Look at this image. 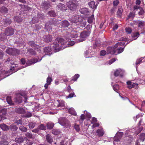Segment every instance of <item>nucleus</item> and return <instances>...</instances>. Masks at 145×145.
<instances>
[{
	"label": "nucleus",
	"instance_id": "obj_55",
	"mask_svg": "<svg viewBox=\"0 0 145 145\" xmlns=\"http://www.w3.org/2000/svg\"><path fill=\"white\" fill-rule=\"evenodd\" d=\"M113 88L114 90L115 91L117 92L116 91H118V89H119V86L117 85L116 84L114 86H113Z\"/></svg>",
	"mask_w": 145,
	"mask_h": 145
},
{
	"label": "nucleus",
	"instance_id": "obj_28",
	"mask_svg": "<svg viewBox=\"0 0 145 145\" xmlns=\"http://www.w3.org/2000/svg\"><path fill=\"white\" fill-rule=\"evenodd\" d=\"M24 140V138L22 137H20L19 138H16L15 139V141L19 143H21Z\"/></svg>",
	"mask_w": 145,
	"mask_h": 145
},
{
	"label": "nucleus",
	"instance_id": "obj_22",
	"mask_svg": "<svg viewBox=\"0 0 145 145\" xmlns=\"http://www.w3.org/2000/svg\"><path fill=\"white\" fill-rule=\"evenodd\" d=\"M71 34V37L72 38H76L78 37V33L74 31H72Z\"/></svg>",
	"mask_w": 145,
	"mask_h": 145
},
{
	"label": "nucleus",
	"instance_id": "obj_53",
	"mask_svg": "<svg viewBox=\"0 0 145 145\" xmlns=\"http://www.w3.org/2000/svg\"><path fill=\"white\" fill-rule=\"evenodd\" d=\"M74 129L77 131L78 132L80 131V129L78 125L75 124L74 125Z\"/></svg>",
	"mask_w": 145,
	"mask_h": 145
},
{
	"label": "nucleus",
	"instance_id": "obj_61",
	"mask_svg": "<svg viewBox=\"0 0 145 145\" xmlns=\"http://www.w3.org/2000/svg\"><path fill=\"white\" fill-rule=\"evenodd\" d=\"M25 136L30 138H31L32 137V135L30 133L27 132L25 134Z\"/></svg>",
	"mask_w": 145,
	"mask_h": 145
},
{
	"label": "nucleus",
	"instance_id": "obj_35",
	"mask_svg": "<svg viewBox=\"0 0 145 145\" xmlns=\"http://www.w3.org/2000/svg\"><path fill=\"white\" fill-rule=\"evenodd\" d=\"M94 20V15L92 14L88 18V21L89 23L91 24L93 22Z\"/></svg>",
	"mask_w": 145,
	"mask_h": 145
},
{
	"label": "nucleus",
	"instance_id": "obj_23",
	"mask_svg": "<svg viewBox=\"0 0 145 145\" xmlns=\"http://www.w3.org/2000/svg\"><path fill=\"white\" fill-rule=\"evenodd\" d=\"M68 112L70 114L74 115H76V112L73 108H71L69 109H68Z\"/></svg>",
	"mask_w": 145,
	"mask_h": 145
},
{
	"label": "nucleus",
	"instance_id": "obj_25",
	"mask_svg": "<svg viewBox=\"0 0 145 145\" xmlns=\"http://www.w3.org/2000/svg\"><path fill=\"white\" fill-rule=\"evenodd\" d=\"M52 49L54 51V49L53 48L51 49L50 47H45L44 49V52L45 53H48L51 52L52 50Z\"/></svg>",
	"mask_w": 145,
	"mask_h": 145
},
{
	"label": "nucleus",
	"instance_id": "obj_19",
	"mask_svg": "<svg viewBox=\"0 0 145 145\" xmlns=\"http://www.w3.org/2000/svg\"><path fill=\"white\" fill-rule=\"evenodd\" d=\"M42 7L43 8L47 9L50 7V5L49 3H48L46 1H44L43 3Z\"/></svg>",
	"mask_w": 145,
	"mask_h": 145
},
{
	"label": "nucleus",
	"instance_id": "obj_31",
	"mask_svg": "<svg viewBox=\"0 0 145 145\" xmlns=\"http://www.w3.org/2000/svg\"><path fill=\"white\" fill-rule=\"evenodd\" d=\"M122 72V71L120 69L116 70L114 73V75L115 76H117L119 74Z\"/></svg>",
	"mask_w": 145,
	"mask_h": 145
},
{
	"label": "nucleus",
	"instance_id": "obj_40",
	"mask_svg": "<svg viewBox=\"0 0 145 145\" xmlns=\"http://www.w3.org/2000/svg\"><path fill=\"white\" fill-rule=\"evenodd\" d=\"M10 129L12 131H16L18 129V127L14 124L11 125L10 127Z\"/></svg>",
	"mask_w": 145,
	"mask_h": 145
},
{
	"label": "nucleus",
	"instance_id": "obj_10",
	"mask_svg": "<svg viewBox=\"0 0 145 145\" xmlns=\"http://www.w3.org/2000/svg\"><path fill=\"white\" fill-rule=\"evenodd\" d=\"M60 23L61 24L59 25V26L61 27H67L69 24L68 21L66 20L63 21H60Z\"/></svg>",
	"mask_w": 145,
	"mask_h": 145
},
{
	"label": "nucleus",
	"instance_id": "obj_4",
	"mask_svg": "<svg viewBox=\"0 0 145 145\" xmlns=\"http://www.w3.org/2000/svg\"><path fill=\"white\" fill-rule=\"evenodd\" d=\"M59 123L64 127H68L70 126V123L68 120L64 118H61L59 120Z\"/></svg>",
	"mask_w": 145,
	"mask_h": 145
},
{
	"label": "nucleus",
	"instance_id": "obj_2",
	"mask_svg": "<svg viewBox=\"0 0 145 145\" xmlns=\"http://www.w3.org/2000/svg\"><path fill=\"white\" fill-rule=\"evenodd\" d=\"M126 38H123L121 40L123 41L127 40ZM125 44L124 42H120L117 43L115 44L114 47L112 48L111 46H109L107 48V51L108 54H116V48L119 45H122Z\"/></svg>",
	"mask_w": 145,
	"mask_h": 145
},
{
	"label": "nucleus",
	"instance_id": "obj_15",
	"mask_svg": "<svg viewBox=\"0 0 145 145\" xmlns=\"http://www.w3.org/2000/svg\"><path fill=\"white\" fill-rule=\"evenodd\" d=\"M0 127L4 131H7L9 130V127L4 124H1L0 125Z\"/></svg>",
	"mask_w": 145,
	"mask_h": 145
},
{
	"label": "nucleus",
	"instance_id": "obj_39",
	"mask_svg": "<svg viewBox=\"0 0 145 145\" xmlns=\"http://www.w3.org/2000/svg\"><path fill=\"white\" fill-rule=\"evenodd\" d=\"M60 21H61V20H54L53 21V23L54 25H58L59 26V25L61 24L60 23Z\"/></svg>",
	"mask_w": 145,
	"mask_h": 145
},
{
	"label": "nucleus",
	"instance_id": "obj_20",
	"mask_svg": "<svg viewBox=\"0 0 145 145\" xmlns=\"http://www.w3.org/2000/svg\"><path fill=\"white\" fill-rule=\"evenodd\" d=\"M58 7L59 9L62 11H65L67 10L66 7L63 4L59 3L58 5Z\"/></svg>",
	"mask_w": 145,
	"mask_h": 145
},
{
	"label": "nucleus",
	"instance_id": "obj_9",
	"mask_svg": "<svg viewBox=\"0 0 145 145\" xmlns=\"http://www.w3.org/2000/svg\"><path fill=\"white\" fill-rule=\"evenodd\" d=\"M14 33L13 29L10 28H7L6 29L5 33L7 36H10L12 35Z\"/></svg>",
	"mask_w": 145,
	"mask_h": 145
},
{
	"label": "nucleus",
	"instance_id": "obj_43",
	"mask_svg": "<svg viewBox=\"0 0 145 145\" xmlns=\"http://www.w3.org/2000/svg\"><path fill=\"white\" fill-rule=\"evenodd\" d=\"M48 14L50 16L54 17L56 16L55 12L52 10L50 11L48 13Z\"/></svg>",
	"mask_w": 145,
	"mask_h": 145
},
{
	"label": "nucleus",
	"instance_id": "obj_37",
	"mask_svg": "<svg viewBox=\"0 0 145 145\" xmlns=\"http://www.w3.org/2000/svg\"><path fill=\"white\" fill-rule=\"evenodd\" d=\"M39 22V20L38 18L37 17H33L32 19V21H31V24H34L37 23Z\"/></svg>",
	"mask_w": 145,
	"mask_h": 145
},
{
	"label": "nucleus",
	"instance_id": "obj_63",
	"mask_svg": "<svg viewBox=\"0 0 145 145\" xmlns=\"http://www.w3.org/2000/svg\"><path fill=\"white\" fill-rule=\"evenodd\" d=\"M142 61V59L141 58H140L139 59L137 60L136 62V65H137L140 64V63H141Z\"/></svg>",
	"mask_w": 145,
	"mask_h": 145
},
{
	"label": "nucleus",
	"instance_id": "obj_11",
	"mask_svg": "<svg viewBox=\"0 0 145 145\" xmlns=\"http://www.w3.org/2000/svg\"><path fill=\"white\" fill-rule=\"evenodd\" d=\"M123 133L122 132H119L117 133V135L114 137V140L115 141H118L120 140V139L123 136Z\"/></svg>",
	"mask_w": 145,
	"mask_h": 145
},
{
	"label": "nucleus",
	"instance_id": "obj_56",
	"mask_svg": "<svg viewBox=\"0 0 145 145\" xmlns=\"http://www.w3.org/2000/svg\"><path fill=\"white\" fill-rule=\"evenodd\" d=\"M139 10L140 11L138 12V14L139 15L144 14V11L143 9L142 8H139Z\"/></svg>",
	"mask_w": 145,
	"mask_h": 145
},
{
	"label": "nucleus",
	"instance_id": "obj_57",
	"mask_svg": "<svg viewBox=\"0 0 145 145\" xmlns=\"http://www.w3.org/2000/svg\"><path fill=\"white\" fill-rule=\"evenodd\" d=\"M84 114H86L85 115L86 116L89 118H91V116L89 113L87 112V111L86 110L84 111Z\"/></svg>",
	"mask_w": 145,
	"mask_h": 145
},
{
	"label": "nucleus",
	"instance_id": "obj_42",
	"mask_svg": "<svg viewBox=\"0 0 145 145\" xmlns=\"http://www.w3.org/2000/svg\"><path fill=\"white\" fill-rule=\"evenodd\" d=\"M36 124L35 122H31L29 123L28 125L30 128H33L35 127Z\"/></svg>",
	"mask_w": 145,
	"mask_h": 145
},
{
	"label": "nucleus",
	"instance_id": "obj_27",
	"mask_svg": "<svg viewBox=\"0 0 145 145\" xmlns=\"http://www.w3.org/2000/svg\"><path fill=\"white\" fill-rule=\"evenodd\" d=\"M123 12V9L121 8H118L117 12V15L118 17H121Z\"/></svg>",
	"mask_w": 145,
	"mask_h": 145
},
{
	"label": "nucleus",
	"instance_id": "obj_38",
	"mask_svg": "<svg viewBox=\"0 0 145 145\" xmlns=\"http://www.w3.org/2000/svg\"><path fill=\"white\" fill-rule=\"evenodd\" d=\"M8 104L10 105L14 104L13 103L10 97L8 96L6 98Z\"/></svg>",
	"mask_w": 145,
	"mask_h": 145
},
{
	"label": "nucleus",
	"instance_id": "obj_32",
	"mask_svg": "<svg viewBox=\"0 0 145 145\" xmlns=\"http://www.w3.org/2000/svg\"><path fill=\"white\" fill-rule=\"evenodd\" d=\"M139 36V33L137 32L133 33L131 35L132 37V38H136L134 40L137 39Z\"/></svg>",
	"mask_w": 145,
	"mask_h": 145
},
{
	"label": "nucleus",
	"instance_id": "obj_47",
	"mask_svg": "<svg viewBox=\"0 0 145 145\" xmlns=\"http://www.w3.org/2000/svg\"><path fill=\"white\" fill-rule=\"evenodd\" d=\"M79 77V75L78 74H76L73 77L72 79L71 80V81H75L77 80V79Z\"/></svg>",
	"mask_w": 145,
	"mask_h": 145
},
{
	"label": "nucleus",
	"instance_id": "obj_64",
	"mask_svg": "<svg viewBox=\"0 0 145 145\" xmlns=\"http://www.w3.org/2000/svg\"><path fill=\"white\" fill-rule=\"evenodd\" d=\"M119 1L118 0H116L114 1L113 4L114 6H116L119 4Z\"/></svg>",
	"mask_w": 145,
	"mask_h": 145
},
{
	"label": "nucleus",
	"instance_id": "obj_1",
	"mask_svg": "<svg viewBox=\"0 0 145 145\" xmlns=\"http://www.w3.org/2000/svg\"><path fill=\"white\" fill-rule=\"evenodd\" d=\"M66 42V41L63 38L58 37L56 39L55 41L54 42L52 46L54 50V52H57L60 50L64 48L65 47L63 48L61 47V46L64 45Z\"/></svg>",
	"mask_w": 145,
	"mask_h": 145
},
{
	"label": "nucleus",
	"instance_id": "obj_49",
	"mask_svg": "<svg viewBox=\"0 0 145 145\" xmlns=\"http://www.w3.org/2000/svg\"><path fill=\"white\" fill-rule=\"evenodd\" d=\"M135 17V13L131 12L128 16V19L133 18Z\"/></svg>",
	"mask_w": 145,
	"mask_h": 145
},
{
	"label": "nucleus",
	"instance_id": "obj_62",
	"mask_svg": "<svg viewBox=\"0 0 145 145\" xmlns=\"http://www.w3.org/2000/svg\"><path fill=\"white\" fill-rule=\"evenodd\" d=\"M133 88H135V89H137L138 88V84L136 83H133L132 84Z\"/></svg>",
	"mask_w": 145,
	"mask_h": 145
},
{
	"label": "nucleus",
	"instance_id": "obj_34",
	"mask_svg": "<svg viewBox=\"0 0 145 145\" xmlns=\"http://www.w3.org/2000/svg\"><path fill=\"white\" fill-rule=\"evenodd\" d=\"M14 20L17 22L19 23L22 22V19L20 16H16L14 17Z\"/></svg>",
	"mask_w": 145,
	"mask_h": 145
},
{
	"label": "nucleus",
	"instance_id": "obj_36",
	"mask_svg": "<svg viewBox=\"0 0 145 145\" xmlns=\"http://www.w3.org/2000/svg\"><path fill=\"white\" fill-rule=\"evenodd\" d=\"M124 48H122L120 47L118 49H116V54H120L123 51Z\"/></svg>",
	"mask_w": 145,
	"mask_h": 145
},
{
	"label": "nucleus",
	"instance_id": "obj_3",
	"mask_svg": "<svg viewBox=\"0 0 145 145\" xmlns=\"http://www.w3.org/2000/svg\"><path fill=\"white\" fill-rule=\"evenodd\" d=\"M78 4V2L76 0H72L67 3L68 8L71 10L73 11L76 10Z\"/></svg>",
	"mask_w": 145,
	"mask_h": 145
},
{
	"label": "nucleus",
	"instance_id": "obj_41",
	"mask_svg": "<svg viewBox=\"0 0 145 145\" xmlns=\"http://www.w3.org/2000/svg\"><path fill=\"white\" fill-rule=\"evenodd\" d=\"M19 129L23 132H26L27 131V129L26 127L23 126H21L19 127Z\"/></svg>",
	"mask_w": 145,
	"mask_h": 145
},
{
	"label": "nucleus",
	"instance_id": "obj_48",
	"mask_svg": "<svg viewBox=\"0 0 145 145\" xmlns=\"http://www.w3.org/2000/svg\"><path fill=\"white\" fill-rule=\"evenodd\" d=\"M86 21L83 19L81 22L80 26L82 27H85L86 25Z\"/></svg>",
	"mask_w": 145,
	"mask_h": 145
},
{
	"label": "nucleus",
	"instance_id": "obj_50",
	"mask_svg": "<svg viewBox=\"0 0 145 145\" xmlns=\"http://www.w3.org/2000/svg\"><path fill=\"white\" fill-rule=\"evenodd\" d=\"M125 30L126 33L128 34L131 33L132 31L131 28L130 27L126 28Z\"/></svg>",
	"mask_w": 145,
	"mask_h": 145
},
{
	"label": "nucleus",
	"instance_id": "obj_51",
	"mask_svg": "<svg viewBox=\"0 0 145 145\" xmlns=\"http://www.w3.org/2000/svg\"><path fill=\"white\" fill-rule=\"evenodd\" d=\"M52 133L54 135H57L59 134V131L57 129H53L52 131Z\"/></svg>",
	"mask_w": 145,
	"mask_h": 145
},
{
	"label": "nucleus",
	"instance_id": "obj_44",
	"mask_svg": "<svg viewBox=\"0 0 145 145\" xmlns=\"http://www.w3.org/2000/svg\"><path fill=\"white\" fill-rule=\"evenodd\" d=\"M39 129L41 130H45L46 129V127L42 124H40L38 127Z\"/></svg>",
	"mask_w": 145,
	"mask_h": 145
},
{
	"label": "nucleus",
	"instance_id": "obj_58",
	"mask_svg": "<svg viewBox=\"0 0 145 145\" xmlns=\"http://www.w3.org/2000/svg\"><path fill=\"white\" fill-rule=\"evenodd\" d=\"M38 16L40 19H43L44 18V14L43 13H39L38 14Z\"/></svg>",
	"mask_w": 145,
	"mask_h": 145
},
{
	"label": "nucleus",
	"instance_id": "obj_17",
	"mask_svg": "<svg viewBox=\"0 0 145 145\" xmlns=\"http://www.w3.org/2000/svg\"><path fill=\"white\" fill-rule=\"evenodd\" d=\"M89 7L92 9H96L97 5H95V3L93 1H91L88 3Z\"/></svg>",
	"mask_w": 145,
	"mask_h": 145
},
{
	"label": "nucleus",
	"instance_id": "obj_16",
	"mask_svg": "<svg viewBox=\"0 0 145 145\" xmlns=\"http://www.w3.org/2000/svg\"><path fill=\"white\" fill-rule=\"evenodd\" d=\"M44 39L45 41L48 42L52 40V37L50 35L46 36L44 37Z\"/></svg>",
	"mask_w": 145,
	"mask_h": 145
},
{
	"label": "nucleus",
	"instance_id": "obj_52",
	"mask_svg": "<svg viewBox=\"0 0 145 145\" xmlns=\"http://www.w3.org/2000/svg\"><path fill=\"white\" fill-rule=\"evenodd\" d=\"M24 140H26V142L27 145H32V143L31 142L28 140L27 137H24Z\"/></svg>",
	"mask_w": 145,
	"mask_h": 145
},
{
	"label": "nucleus",
	"instance_id": "obj_30",
	"mask_svg": "<svg viewBox=\"0 0 145 145\" xmlns=\"http://www.w3.org/2000/svg\"><path fill=\"white\" fill-rule=\"evenodd\" d=\"M1 12L3 13H7L8 11V9L7 8L5 7H2L0 9Z\"/></svg>",
	"mask_w": 145,
	"mask_h": 145
},
{
	"label": "nucleus",
	"instance_id": "obj_8",
	"mask_svg": "<svg viewBox=\"0 0 145 145\" xmlns=\"http://www.w3.org/2000/svg\"><path fill=\"white\" fill-rule=\"evenodd\" d=\"M41 59H40L39 61L37 59H33L28 60L27 62L26 63L27 66L31 65L35 63L40 61Z\"/></svg>",
	"mask_w": 145,
	"mask_h": 145
},
{
	"label": "nucleus",
	"instance_id": "obj_26",
	"mask_svg": "<svg viewBox=\"0 0 145 145\" xmlns=\"http://www.w3.org/2000/svg\"><path fill=\"white\" fill-rule=\"evenodd\" d=\"M46 140L47 141L50 143H51L53 141V139L50 135L48 134L46 136Z\"/></svg>",
	"mask_w": 145,
	"mask_h": 145
},
{
	"label": "nucleus",
	"instance_id": "obj_18",
	"mask_svg": "<svg viewBox=\"0 0 145 145\" xmlns=\"http://www.w3.org/2000/svg\"><path fill=\"white\" fill-rule=\"evenodd\" d=\"M16 112L20 114H24L25 112V110L21 107L16 108Z\"/></svg>",
	"mask_w": 145,
	"mask_h": 145
},
{
	"label": "nucleus",
	"instance_id": "obj_60",
	"mask_svg": "<svg viewBox=\"0 0 145 145\" xmlns=\"http://www.w3.org/2000/svg\"><path fill=\"white\" fill-rule=\"evenodd\" d=\"M12 49L10 48L7 49L6 50L7 53L9 54H12Z\"/></svg>",
	"mask_w": 145,
	"mask_h": 145
},
{
	"label": "nucleus",
	"instance_id": "obj_7",
	"mask_svg": "<svg viewBox=\"0 0 145 145\" xmlns=\"http://www.w3.org/2000/svg\"><path fill=\"white\" fill-rule=\"evenodd\" d=\"M22 95L20 94H18L17 95V97L14 98V102L17 104L21 103L22 101Z\"/></svg>",
	"mask_w": 145,
	"mask_h": 145
},
{
	"label": "nucleus",
	"instance_id": "obj_33",
	"mask_svg": "<svg viewBox=\"0 0 145 145\" xmlns=\"http://www.w3.org/2000/svg\"><path fill=\"white\" fill-rule=\"evenodd\" d=\"M54 126V124L51 122H48L47 124V128L49 129H52Z\"/></svg>",
	"mask_w": 145,
	"mask_h": 145
},
{
	"label": "nucleus",
	"instance_id": "obj_6",
	"mask_svg": "<svg viewBox=\"0 0 145 145\" xmlns=\"http://www.w3.org/2000/svg\"><path fill=\"white\" fill-rule=\"evenodd\" d=\"M145 139V134L142 133L141 134L139 137V138L137 140L136 145H141L142 144V142Z\"/></svg>",
	"mask_w": 145,
	"mask_h": 145
},
{
	"label": "nucleus",
	"instance_id": "obj_59",
	"mask_svg": "<svg viewBox=\"0 0 145 145\" xmlns=\"http://www.w3.org/2000/svg\"><path fill=\"white\" fill-rule=\"evenodd\" d=\"M32 116V114L31 113L28 112L26 113L24 115V116L26 118H29Z\"/></svg>",
	"mask_w": 145,
	"mask_h": 145
},
{
	"label": "nucleus",
	"instance_id": "obj_21",
	"mask_svg": "<svg viewBox=\"0 0 145 145\" xmlns=\"http://www.w3.org/2000/svg\"><path fill=\"white\" fill-rule=\"evenodd\" d=\"M89 35V33L86 31H84L82 32L80 34V37L82 38H84Z\"/></svg>",
	"mask_w": 145,
	"mask_h": 145
},
{
	"label": "nucleus",
	"instance_id": "obj_46",
	"mask_svg": "<svg viewBox=\"0 0 145 145\" xmlns=\"http://www.w3.org/2000/svg\"><path fill=\"white\" fill-rule=\"evenodd\" d=\"M137 23L138 25V26L139 27H143L144 23V22L142 21H137Z\"/></svg>",
	"mask_w": 145,
	"mask_h": 145
},
{
	"label": "nucleus",
	"instance_id": "obj_13",
	"mask_svg": "<svg viewBox=\"0 0 145 145\" xmlns=\"http://www.w3.org/2000/svg\"><path fill=\"white\" fill-rule=\"evenodd\" d=\"M52 79L51 78L48 77L46 80L47 83L45 84L44 87L45 89H47L48 87V86L50 84L51 82L52 81Z\"/></svg>",
	"mask_w": 145,
	"mask_h": 145
},
{
	"label": "nucleus",
	"instance_id": "obj_24",
	"mask_svg": "<svg viewBox=\"0 0 145 145\" xmlns=\"http://www.w3.org/2000/svg\"><path fill=\"white\" fill-rule=\"evenodd\" d=\"M97 133L99 137H101L104 134V132L102 129H98L97 130Z\"/></svg>",
	"mask_w": 145,
	"mask_h": 145
},
{
	"label": "nucleus",
	"instance_id": "obj_14",
	"mask_svg": "<svg viewBox=\"0 0 145 145\" xmlns=\"http://www.w3.org/2000/svg\"><path fill=\"white\" fill-rule=\"evenodd\" d=\"M11 23V20L9 19H6L4 20L2 22V23L3 24V25L4 26H6L7 25L10 24Z\"/></svg>",
	"mask_w": 145,
	"mask_h": 145
},
{
	"label": "nucleus",
	"instance_id": "obj_29",
	"mask_svg": "<svg viewBox=\"0 0 145 145\" xmlns=\"http://www.w3.org/2000/svg\"><path fill=\"white\" fill-rule=\"evenodd\" d=\"M80 11L81 13L85 15L87 14L88 13H89L88 9L86 8H85L81 9Z\"/></svg>",
	"mask_w": 145,
	"mask_h": 145
},
{
	"label": "nucleus",
	"instance_id": "obj_12",
	"mask_svg": "<svg viewBox=\"0 0 145 145\" xmlns=\"http://www.w3.org/2000/svg\"><path fill=\"white\" fill-rule=\"evenodd\" d=\"M28 44L31 46L32 47L34 48L36 50H37L40 47L39 46H37L35 44V42L33 41H30L28 42Z\"/></svg>",
	"mask_w": 145,
	"mask_h": 145
},
{
	"label": "nucleus",
	"instance_id": "obj_5",
	"mask_svg": "<svg viewBox=\"0 0 145 145\" xmlns=\"http://www.w3.org/2000/svg\"><path fill=\"white\" fill-rule=\"evenodd\" d=\"M82 17L79 15L75 14L72 16L70 21L73 23H76L81 20Z\"/></svg>",
	"mask_w": 145,
	"mask_h": 145
},
{
	"label": "nucleus",
	"instance_id": "obj_54",
	"mask_svg": "<svg viewBox=\"0 0 145 145\" xmlns=\"http://www.w3.org/2000/svg\"><path fill=\"white\" fill-rule=\"evenodd\" d=\"M28 52L32 55H35L36 54L35 51L32 49H29L28 50Z\"/></svg>",
	"mask_w": 145,
	"mask_h": 145
},
{
	"label": "nucleus",
	"instance_id": "obj_45",
	"mask_svg": "<svg viewBox=\"0 0 145 145\" xmlns=\"http://www.w3.org/2000/svg\"><path fill=\"white\" fill-rule=\"evenodd\" d=\"M8 143L6 140H3L0 142V145H8Z\"/></svg>",
	"mask_w": 145,
	"mask_h": 145
}]
</instances>
